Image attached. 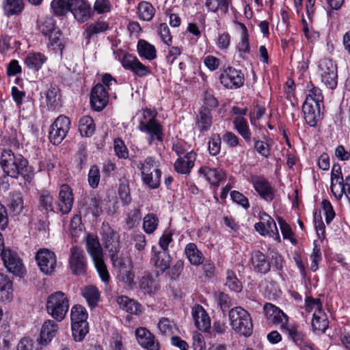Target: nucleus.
<instances>
[{
	"label": "nucleus",
	"mask_w": 350,
	"mask_h": 350,
	"mask_svg": "<svg viewBox=\"0 0 350 350\" xmlns=\"http://www.w3.org/2000/svg\"><path fill=\"white\" fill-rule=\"evenodd\" d=\"M0 166L5 176L17 178L21 175L28 182L33 178V175L28 166L27 160L21 154L15 155L11 150H5L2 152Z\"/></svg>",
	"instance_id": "nucleus-1"
},
{
	"label": "nucleus",
	"mask_w": 350,
	"mask_h": 350,
	"mask_svg": "<svg viewBox=\"0 0 350 350\" xmlns=\"http://www.w3.org/2000/svg\"><path fill=\"white\" fill-rule=\"evenodd\" d=\"M232 329L241 336H250L253 332V323L250 313L242 307H234L228 312Z\"/></svg>",
	"instance_id": "nucleus-2"
},
{
	"label": "nucleus",
	"mask_w": 350,
	"mask_h": 350,
	"mask_svg": "<svg viewBox=\"0 0 350 350\" xmlns=\"http://www.w3.org/2000/svg\"><path fill=\"white\" fill-rule=\"evenodd\" d=\"M87 251L92 258L96 270L101 280L107 282L109 280V274L103 260V250L96 236L88 234L85 239Z\"/></svg>",
	"instance_id": "nucleus-3"
},
{
	"label": "nucleus",
	"mask_w": 350,
	"mask_h": 350,
	"mask_svg": "<svg viewBox=\"0 0 350 350\" xmlns=\"http://www.w3.org/2000/svg\"><path fill=\"white\" fill-rule=\"evenodd\" d=\"M69 307V300L62 291H56L47 298V313L57 321H62L65 318Z\"/></svg>",
	"instance_id": "nucleus-4"
},
{
	"label": "nucleus",
	"mask_w": 350,
	"mask_h": 350,
	"mask_svg": "<svg viewBox=\"0 0 350 350\" xmlns=\"http://www.w3.org/2000/svg\"><path fill=\"white\" fill-rule=\"evenodd\" d=\"M100 234L103 245L108 252L111 260L120 258L118 256L121 247L118 234L108 224L103 223Z\"/></svg>",
	"instance_id": "nucleus-5"
},
{
	"label": "nucleus",
	"mask_w": 350,
	"mask_h": 350,
	"mask_svg": "<svg viewBox=\"0 0 350 350\" xmlns=\"http://www.w3.org/2000/svg\"><path fill=\"white\" fill-rule=\"evenodd\" d=\"M40 270L45 275H51L54 273L57 266V258L55 253L48 249H40L36 256Z\"/></svg>",
	"instance_id": "nucleus-6"
},
{
	"label": "nucleus",
	"mask_w": 350,
	"mask_h": 350,
	"mask_svg": "<svg viewBox=\"0 0 350 350\" xmlns=\"http://www.w3.org/2000/svg\"><path fill=\"white\" fill-rule=\"evenodd\" d=\"M70 121L64 116H59L56 118L51 126L49 139L54 145L59 144L65 138L70 129Z\"/></svg>",
	"instance_id": "nucleus-7"
},
{
	"label": "nucleus",
	"mask_w": 350,
	"mask_h": 350,
	"mask_svg": "<svg viewBox=\"0 0 350 350\" xmlns=\"http://www.w3.org/2000/svg\"><path fill=\"white\" fill-rule=\"evenodd\" d=\"M319 70L322 82L329 88L334 89L337 85V67L329 59H323L319 62Z\"/></svg>",
	"instance_id": "nucleus-8"
},
{
	"label": "nucleus",
	"mask_w": 350,
	"mask_h": 350,
	"mask_svg": "<svg viewBox=\"0 0 350 350\" xmlns=\"http://www.w3.org/2000/svg\"><path fill=\"white\" fill-rule=\"evenodd\" d=\"M115 267L118 268V278L120 282L131 286L134 282L133 263L130 258H119L112 261Z\"/></svg>",
	"instance_id": "nucleus-9"
},
{
	"label": "nucleus",
	"mask_w": 350,
	"mask_h": 350,
	"mask_svg": "<svg viewBox=\"0 0 350 350\" xmlns=\"http://www.w3.org/2000/svg\"><path fill=\"white\" fill-rule=\"evenodd\" d=\"M68 262L73 274L82 275L85 273L87 267L86 258L81 248L77 246L70 248Z\"/></svg>",
	"instance_id": "nucleus-10"
},
{
	"label": "nucleus",
	"mask_w": 350,
	"mask_h": 350,
	"mask_svg": "<svg viewBox=\"0 0 350 350\" xmlns=\"http://www.w3.org/2000/svg\"><path fill=\"white\" fill-rule=\"evenodd\" d=\"M264 311L269 323L280 325L282 332L286 328L288 317L282 310L272 304L267 303L264 306Z\"/></svg>",
	"instance_id": "nucleus-11"
},
{
	"label": "nucleus",
	"mask_w": 350,
	"mask_h": 350,
	"mask_svg": "<svg viewBox=\"0 0 350 350\" xmlns=\"http://www.w3.org/2000/svg\"><path fill=\"white\" fill-rule=\"evenodd\" d=\"M139 129L148 135V144L150 145L154 140L163 141V133L161 124L156 119L149 120L147 122L140 121Z\"/></svg>",
	"instance_id": "nucleus-12"
},
{
	"label": "nucleus",
	"mask_w": 350,
	"mask_h": 350,
	"mask_svg": "<svg viewBox=\"0 0 350 350\" xmlns=\"http://www.w3.org/2000/svg\"><path fill=\"white\" fill-rule=\"evenodd\" d=\"M243 75L240 70L228 67L221 74V83L226 88H237L243 84Z\"/></svg>",
	"instance_id": "nucleus-13"
},
{
	"label": "nucleus",
	"mask_w": 350,
	"mask_h": 350,
	"mask_svg": "<svg viewBox=\"0 0 350 350\" xmlns=\"http://www.w3.org/2000/svg\"><path fill=\"white\" fill-rule=\"evenodd\" d=\"M0 255L2 256L5 267L10 272L18 276H21L24 273V266L16 252L10 250H5Z\"/></svg>",
	"instance_id": "nucleus-14"
},
{
	"label": "nucleus",
	"mask_w": 350,
	"mask_h": 350,
	"mask_svg": "<svg viewBox=\"0 0 350 350\" xmlns=\"http://www.w3.org/2000/svg\"><path fill=\"white\" fill-rule=\"evenodd\" d=\"M321 104H318L311 98L306 97L302 106L304 119L310 126H314L320 118Z\"/></svg>",
	"instance_id": "nucleus-15"
},
{
	"label": "nucleus",
	"mask_w": 350,
	"mask_h": 350,
	"mask_svg": "<svg viewBox=\"0 0 350 350\" xmlns=\"http://www.w3.org/2000/svg\"><path fill=\"white\" fill-rule=\"evenodd\" d=\"M74 197L72 189L66 184L60 187L57 200V210L62 214H68L73 206Z\"/></svg>",
	"instance_id": "nucleus-16"
},
{
	"label": "nucleus",
	"mask_w": 350,
	"mask_h": 350,
	"mask_svg": "<svg viewBox=\"0 0 350 350\" xmlns=\"http://www.w3.org/2000/svg\"><path fill=\"white\" fill-rule=\"evenodd\" d=\"M122 64L125 69L131 70L139 77H146L151 72L149 67L142 64L136 57L131 54L124 55Z\"/></svg>",
	"instance_id": "nucleus-17"
},
{
	"label": "nucleus",
	"mask_w": 350,
	"mask_h": 350,
	"mask_svg": "<svg viewBox=\"0 0 350 350\" xmlns=\"http://www.w3.org/2000/svg\"><path fill=\"white\" fill-rule=\"evenodd\" d=\"M108 92L102 84H96L92 90L90 95V103L97 111H102L108 103Z\"/></svg>",
	"instance_id": "nucleus-18"
},
{
	"label": "nucleus",
	"mask_w": 350,
	"mask_h": 350,
	"mask_svg": "<svg viewBox=\"0 0 350 350\" xmlns=\"http://www.w3.org/2000/svg\"><path fill=\"white\" fill-rule=\"evenodd\" d=\"M251 182L261 198L267 201H271L274 198L273 188L263 177L253 176L251 177Z\"/></svg>",
	"instance_id": "nucleus-19"
},
{
	"label": "nucleus",
	"mask_w": 350,
	"mask_h": 350,
	"mask_svg": "<svg viewBox=\"0 0 350 350\" xmlns=\"http://www.w3.org/2000/svg\"><path fill=\"white\" fill-rule=\"evenodd\" d=\"M135 336L139 344L148 350H159V344L154 336L145 327H139L135 330Z\"/></svg>",
	"instance_id": "nucleus-20"
},
{
	"label": "nucleus",
	"mask_w": 350,
	"mask_h": 350,
	"mask_svg": "<svg viewBox=\"0 0 350 350\" xmlns=\"http://www.w3.org/2000/svg\"><path fill=\"white\" fill-rule=\"evenodd\" d=\"M151 263L157 269L158 272L163 273L170 265L171 258L168 252L165 250H157L152 247Z\"/></svg>",
	"instance_id": "nucleus-21"
},
{
	"label": "nucleus",
	"mask_w": 350,
	"mask_h": 350,
	"mask_svg": "<svg viewBox=\"0 0 350 350\" xmlns=\"http://www.w3.org/2000/svg\"><path fill=\"white\" fill-rule=\"evenodd\" d=\"M69 6V11L78 21L84 22L90 17V6L84 0H71Z\"/></svg>",
	"instance_id": "nucleus-22"
},
{
	"label": "nucleus",
	"mask_w": 350,
	"mask_h": 350,
	"mask_svg": "<svg viewBox=\"0 0 350 350\" xmlns=\"http://www.w3.org/2000/svg\"><path fill=\"white\" fill-rule=\"evenodd\" d=\"M192 316L200 330L207 332L211 328V319L202 306L198 304L193 308Z\"/></svg>",
	"instance_id": "nucleus-23"
},
{
	"label": "nucleus",
	"mask_w": 350,
	"mask_h": 350,
	"mask_svg": "<svg viewBox=\"0 0 350 350\" xmlns=\"http://www.w3.org/2000/svg\"><path fill=\"white\" fill-rule=\"evenodd\" d=\"M196 154L190 151L183 157H179L174 163L175 170L180 174H189L194 165Z\"/></svg>",
	"instance_id": "nucleus-24"
},
{
	"label": "nucleus",
	"mask_w": 350,
	"mask_h": 350,
	"mask_svg": "<svg viewBox=\"0 0 350 350\" xmlns=\"http://www.w3.org/2000/svg\"><path fill=\"white\" fill-rule=\"evenodd\" d=\"M255 230L261 235H265L270 232L278 233V228L275 221L267 213L260 215V221L254 225Z\"/></svg>",
	"instance_id": "nucleus-25"
},
{
	"label": "nucleus",
	"mask_w": 350,
	"mask_h": 350,
	"mask_svg": "<svg viewBox=\"0 0 350 350\" xmlns=\"http://www.w3.org/2000/svg\"><path fill=\"white\" fill-rule=\"evenodd\" d=\"M252 265L254 270L260 273H266L270 270L271 264L264 254L260 251L252 253L251 256Z\"/></svg>",
	"instance_id": "nucleus-26"
},
{
	"label": "nucleus",
	"mask_w": 350,
	"mask_h": 350,
	"mask_svg": "<svg viewBox=\"0 0 350 350\" xmlns=\"http://www.w3.org/2000/svg\"><path fill=\"white\" fill-rule=\"evenodd\" d=\"M2 8L8 17L19 16L25 8V2L24 0H3Z\"/></svg>",
	"instance_id": "nucleus-27"
},
{
	"label": "nucleus",
	"mask_w": 350,
	"mask_h": 350,
	"mask_svg": "<svg viewBox=\"0 0 350 350\" xmlns=\"http://www.w3.org/2000/svg\"><path fill=\"white\" fill-rule=\"evenodd\" d=\"M48 109L54 111L61 107V94L59 88L51 85L45 93Z\"/></svg>",
	"instance_id": "nucleus-28"
},
{
	"label": "nucleus",
	"mask_w": 350,
	"mask_h": 350,
	"mask_svg": "<svg viewBox=\"0 0 350 350\" xmlns=\"http://www.w3.org/2000/svg\"><path fill=\"white\" fill-rule=\"evenodd\" d=\"M57 324L52 320H47L43 324L40 332V341L43 345L48 344L56 335Z\"/></svg>",
	"instance_id": "nucleus-29"
},
{
	"label": "nucleus",
	"mask_w": 350,
	"mask_h": 350,
	"mask_svg": "<svg viewBox=\"0 0 350 350\" xmlns=\"http://www.w3.org/2000/svg\"><path fill=\"white\" fill-rule=\"evenodd\" d=\"M185 254L191 265H200L204 262V257L195 243H188L185 247Z\"/></svg>",
	"instance_id": "nucleus-30"
},
{
	"label": "nucleus",
	"mask_w": 350,
	"mask_h": 350,
	"mask_svg": "<svg viewBox=\"0 0 350 350\" xmlns=\"http://www.w3.org/2000/svg\"><path fill=\"white\" fill-rule=\"evenodd\" d=\"M196 124L201 131H207L212 124L211 109L202 106L196 118Z\"/></svg>",
	"instance_id": "nucleus-31"
},
{
	"label": "nucleus",
	"mask_w": 350,
	"mask_h": 350,
	"mask_svg": "<svg viewBox=\"0 0 350 350\" xmlns=\"http://www.w3.org/2000/svg\"><path fill=\"white\" fill-rule=\"evenodd\" d=\"M139 288L144 294H154L160 288L159 282L150 275L146 274L139 281Z\"/></svg>",
	"instance_id": "nucleus-32"
},
{
	"label": "nucleus",
	"mask_w": 350,
	"mask_h": 350,
	"mask_svg": "<svg viewBox=\"0 0 350 350\" xmlns=\"http://www.w3.org/2000/svg\"><path fill=\"white\" fill-rule=\"evenodd\" d=\"M117 302L122 310L129 313L138 314L141 312L142 306L139 303L136 302L133 299L129 298L128 297H118L117 299Z\"/></svg>",
	"instance_id": "nucleus-33"
},
{
	"label": "nucleus",
	"mask_w": 350,
	"mask_h": 350,
	"mask_svg": "<svg viewBox=\"0 0 350 350\" xmlns=\"http://www.w3.org/2000/svg\"><path fill=\"white\" fill-rule=\"evenodd\" d=\"M328 320L325 314L321 309L315 310L312 320V326L314 331H319L323 333L328 327Z\"/></svg>",
	"instance_id": "nucleus-34"
},
{
	"label": "nucleus",
	"mask_w": 350,
	"mask_h": 350,
	"mask_svg": "<svg viewBox=\"0 0 350 350\" xmlns=\"http://www.w3.org/2000/svg\"><path fill=\"white\" fill-rule=\"evenodd\" d=\"M13 297L12 282L3 273H0V298L10 301Z\"/></svg>",
	"instance_id": "nucleus-35"
},
{
	"label": "nucleus",
	"mask_w": 350,
	"mask_h": 350,
	"mask_svg": "<svg viewBox=\"0 0 350 350\" xmlns=\"http://www.w3.org/2000/svg\"><path fill=\"white\" fill-rule=\"evenodd\" d=\"M283 332L288 334V337L300 347L306 344L308 341L306 336L301 331H299L297 327L293 326L291 327L285 328Z\"/></svg>",
	"instance_id": "nucleus-36"
},
{
	"label": "nucleus",
	"mask_w": 350,
	"mask_h": 350,
	"mask_svg": "<svg viewBox=\"0 0 350 350\" xmlns=\"http://www.w3.org/2000/svg\"><path fill=\"white\" fill-rule=\"evenodd\" d=\"M93 119L89 116H83L79 120V130L82 136L89 137L95 131Z\"/></svg>",
	"instance_id": "nucleus-37"
},
{
	"label": "nucleus",
	"mask_w": 350,
	"mask_h": 350,
	"mask_svg": "<svg viewBox=\"0 0 350 350\" xmlns=\"http://www.w3.org/2000/svg\"><path fill=\"white\" fill-rule=\"evenodd\" d=\"M199 173L203 174L207 181L214 185H218L219 181L223 178L222 172L215 168L203 167L199 170Z\"/></svg>",
	"instance_id": "nucleus-38"
},
{
	"label": "nucleus",
	"mask_w": 350,
	"mask_h": 350,
	"mask_svg": "<svg viewBox=\"0 0 350 350\" xmlns=\"http://www.w3.org/2000/svg\"><path fill=\"white\" fill-rule=\"evenodd\" d=\"M137 50L141 57L148 60H152L157 57L155 47L144 40L138 42Z\"/></svg>",
	"instance_id": "nucleus-39"
},
{
	"label": "nucleus",
	"mask_w": 350,
	"mask_h": 350,
	"mask_svg": "<svg viewBox=\"0 0 350 350\" xmlns=\"http://www.w3.org/2000/svg\"><path fill=\"white\" fill-rule=\"evenodd\" d=\"M46 57L44 55L38 53H30L25 59V63L27 67L33 70H38L42 64L45 62Z\"/></svg>",
	"instance_id": "nucleus-40"
},
{
	"label": "nucleus",
	"mask_w": 350,
	"mask_h": 350,
	"mask_svg": "<svg viewBox=\"0 0 350 350\" xmlns=\"http://www.w3.org/2000/svg\"><path fill=\"white\" fill-rule=\"evenodd\" d=\"M8 207L16 215L20 214L24 208L22 194L19 192H13L10 195V201Z\"/></svg>",
	"instance_id": "nucleus-41"
},
{
	"label": "nucleus",
	"mask_w": 350,
	"mask_h": 350,
	"mask_svg": "<svg viewBox=\"0 0 350 350\" xmlns=\"http://www.w3.org/2000/svg\"><path fill=\"white\" fill-rule=\"evenodd\" d=\"M154 8L147 1H142L137 6V13L139 18L149 21L154 15Z\"/></svg>",
	"instance_id": "nucleus-42"
},
{
	"label": "nucleus",
	"mask_w": 350,
	"mask_h": 350,
	"mask_svg": "<svg viewBox=\"0 0 350 350\" xmlns=\"http://www.w3.org/2000/svg\"><path fill=\"white\" fill-rule=\"evenodd\" d=\"M142 180L144 183L152 189H156L159 186L161 172L160 170H156L154 172L142 173Z\"/></svg>",
	"instance_id": "nucleus-43"
},
{
	"label": "nucleus",
	"mask_w": 350,
	"mask_h": 350,
	"mask_svg": "<svg viewBox=\"0 0 350 350\" xmlns=\"http://www.w3.org/2000/svg\"><path fill=\"white\" fill-rule=\"evenodd\" d=\"M233 124L238 133L245 139L246 142L251 140V132L247 123V120L242 117L236 118Z\"/></svg>",
	"instance_id": "nucleus-44"
},
{
	"label": "nucleus",
	"mask_w": 350,
	"mask_h": 350,
	"mask_svg": "<svg viewBox=\"0 0 350 350\" xmlns=\"http://www.w3.org/2000/svg\"><path fill=\"white\" fill-rule=\"evenodd\" d=\"M72 332L73 338L76 342L82 341L88 332V323H72Z\"/></svg>",
	"instance_id": "nucleus-45"
},
{
	"label": "nucleus",
	"mask_w": 350,
	"mask_h": 350,
	"mask_svg": "<svg viewBox=\"0 0 350 350\" xmlns=\"http://www.w3.org/2000/svg\"><path fill=\"white\" fill-rule=\"evenodd\" d=\"M82 294L90 306L94 307L96 306L99 300V291L98 288L94 286H88L84 288Z\"/></svg>",
	"instance_id": "nucleus-46"
},
{
	"label": "nucleus",
	"mask_w": 350,
	"mask_h": 350,
	"mask_svg": "<svg viewBox=\"0 0 350 350\" xmlns=\"http://www.w3.org/2000/svg\"><path fill=\"white\" fill-rule=\"evenodd\" d=\"M72 323L87 322L88 313L85 308L81 305H75L71 309Z\"/></svg>",
	"instance_id": "nucleus-47"
},
{
	"label": "nucleus",
	"mask_w": 350,
	"mask_h": 350,
	"mask_svg": "<svg viewBox=\"0 0 350 350\" xmlns=\"http://www.w3.org/2000/svg\"><path fill=\"white\" fill-rule=\"evenodd\" d=\"M332 193L338 200H340L343 194H345L350 202V176L345 178L342 186L334 187V189L332 188Z\"/></svg>",
	"instance_id": "nucleus-48"
},
{
	"label": "nucleus",
	"mask_w": 350,
	"mask_h": 350,
	"mask_svg": "<svg viewBox=\"0 0 350 350\" xmlns=\"http://www.w3.org/2000/svg\"><path fill=\"white\" fill-rule=\"evenodd\" d=\"M37 25L42 33L47 36L55 29V21L51 17L41 18L38 21Z\"/></svg>",
	"instance_id": "nucleus-49"
},
{
	"label": "nucleus",
	"mask_w": 350,
	"mask_h": 350,
	"mask_svg": "<svg viewBox=\"0 0 350 350\" xmlns=\"http://www.w3.org/2000/svg\"><path fill=\"white\" fill-rule=\"evenodd\" d=\"M70 1L66 0H53L51 3V9L57 16H63L69 11Z\"/></svg>",
	"instance_id": "nucleus-50"
},
{
	"label": "nucleus",
	"mask_w": 350,
	"mask_h": 350,
	"mask_svg": "<svg viewBox=\"0 0 350 350\" xmlns=\"http://www.w3.org/2000/svg\"><path fill=\"white\" fill-rule=\"evenodd\" d=\"M226 274V286L232 291L240 292L242 290V284L236 277L234 273L228 270Z\"/></svg>",
	"instance_id": "nucleus-51"
},
{
	"label": "nucleus",
	"mask_w": 350,
	"mask_h": 350,
	"mask_svg": "<svg viewBox=\"0 0 350 350\" xmlns=\"http://www.w3.org/2000/svg\"><path fill=\"white\" fill-rule=\"evenodd\" d=\"M53 198L52 196L47 191H42L39 200L40 208L46 213L53 211Z\"/></svg>",
	"instance_id": "nucleus-52"
},
{
	"label": "nucleus",
	"mask_w": 350,
	"mask_h": 350,
	"mask_svg": "<svg viewBox=\"0 0 350 350\" xmlns=\"http://www.w3.org/2000/svg\"><path fill=\"white\" fill-rule=\"evenodd\" d=\"M108 27V23L104 21H98L91 24L86 29L87 38L90 39L94 34L106 31Z\"/></svg>",
	"instance_id": "nucleus-53"
},
{
	"label": "nucleus",
	"mask_w": 350,
	"mask_h": 350,
	"mask_svg": "<svg viewBox=\"0 0 350 350\" xmlns=\"http://www.w3.org/2000/svg\"><path fill=\"white\" fill-rule=\"evenodd\" d=\"M158 226V219L153 213L148 214L144 218L143 228L146 232L152 233Z\"/></svg>",
	"instance_id": "nucleus-54"
},
{
	"label": "nucleus",
	"mask_w": 350,
	"mask_h": 350,
	"mask_svg": "<svg viewBox=\"0 0 350 350\" xmlns=\"http://www.w3.org/2000/svg\"><path fill=\"white\" fill-rule=\"evenodd\" d=\"M160 332L165 336H170L174 333L175 324L167 318H162L158 323Z\"/></svg>",
	"instance_id": "nucleus-55"
},
{
	"label": "nucleus",
	"mask_w": 350,
	"mask_h": 350,
	"mask_svg": "<svg viewBox=\"0 0 350 350\" xmlns=\"http://www.w3.org/2000/svg\"><path fill=\"white\" fill-rule=\"evenodd\" d=\"M85 204L87 208L95 217L99 215L102 211L101 208L100 207V200L96 195L89 198L86 201Z\"/></svg>",
	"instance_id": "nucleus-56"
},
{
	"label": "nucleus",
	"mask_w": 350,
	"mask_h": 350,
	"mask_svg": "<svg viewBox=\"0 0 350 350\" xmlns=\"http://www.w3.org/2000/svg\"><path fill=\"white\" fill-rule=\"evenodd\" d=\"M141 220L140 211L138 208L131 210L126 219V225L128 229H132L139 224Z\"/></svg>",
	"instance_id": "nucleus-57"
},
{
	"label": "nucleus",
	"mask_w": 350,
	"mask_h": 350,
	"mask_svg": "<svg viewBox=\"0 0 350 350\" xmlns=\"http://www.w3.org/2000/svg\"><path fill=\"white\" fill-rule=\"evenodd\" d=\"M118 193L122 202L124 204L128 205L131 203V197L130 194V189L126 181L122 182L120 184L118 188Z\"/></svg>",
	"instance_id": "nucleus-58"
},
{
	"label": "nucleus",
	"mask_w": 350,
	"mask_h": 350,
	"mask_svg": "<svg viewBox=\"0 0 350 350\" xmlns=\"http://www.w3.org/2000/svg\"><path fill=\"white\" fill-rule=\"evenodd\" d=\"M140 169L142 173L154 172L159 169V162L152 157H147L143 163H140Z\"/></svg>",
	"instance_id": "nucleus-59"
},
{
	"label": "nucleus",
	"mask_w": 350,
	"mask_h": 350,
	"mask_svg": "<svg viewBox=\"0 0 350 350\" xmlns=\"http://www.w3.org/2000/svg\"><path fill=\"white\" fill-rule=\"evenodd\" d=\"M100 178V175L99 169L96 165L92 166L88 174V183L90 186L93 189L96 188L99 184Z\"/></svg>",
	"instance_id": "nucleus-60"
},
{
	"label": "nucleus",
	"mask_w": 350,
	"mask_h": 350,
	"mask_svg": "<svg viewBox=\"0 0 350 350\" xmlns=\"http://www.w3.org/2000/svg\"><path fill=\"white\" fill-rule=\"evenodd\" d=\"M241 27L243 29L242 38L241 42L238 44V49L240 53H249L250 43L247 34V29L246 27L243 24H241Z\"/></svg>",
	"instance_id": "nucleus-61"
},
{
	"label": "nucleus",
	"mask_w": 350,
	"mask_h": 350,
	"mask_svg": "<svg viewBox=\"0 0 350 350\" xmlns=\"http://www.w3.org/2000/svg\"><path fill=\"white\" fill-rule=\"evenodd\" d=\"M322 208L325 215V221L329 224L335 217V212L330 202L327 200H323L322 202Z\"/></svg>",
	"instance_id": "nucleus-62"
},
{
	"label": "nucleus",
	"mask_w": 350,
	"mask_h": 350,
	"mask_svg": "<svg viewBox=\"0 0 350 350\" xmlns=\"http://www.w3.org/2000/svg\"><path fill=\"white\" fill-rule=\"evenodd\" d=\"M114 151L119 158L126 159L128 155V150L124 142L121 139L114 141Z\"/></svg>",
	"instance_id": "nucleus-63"
},
{
	"label": "nucleus",
	"mask_w": 350,
	"mask_h": 350,
	"mask_svg": "<svg viewBox=\"0 0 350 350\" xmlns=\"http://www.w3.org/2000/svg\"><path fill=\"white\" fill-rule=\"evenodd\" d=\"M94 9L98 14L109 12L111 10L109 0H96Z\"/></svg>",
	"instance_id": "nucleus-64"
}]
</instances>
